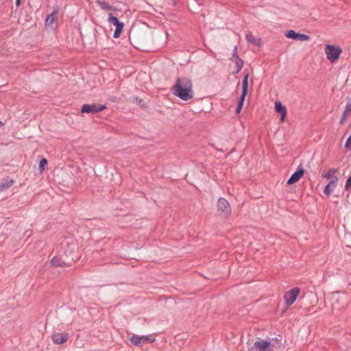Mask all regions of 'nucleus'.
Returning a JSON list of instances; mask_svg holds the SVG:
<instances>
[{"label":"nucleus","instance_id":"21","mask_svg":"<svg viewBox=\"0 0 351 351\" xmlns=\"http://www.w3.org/2000/svg\"><path fill=\"white\" fill-rule=\"evenodd\" d=\"M337 172V169H330L328 171V172L324 175H322L323 178L326 179H331L332 180L333 178L335 176H334Z\"/></svg>","mask_w":351,"mask_h":351},{"label":"nucleus","instance_id":"11","mask_svg":"<svg viewBox=\"0 0 351 351\" xmlns=\"http://www.w3.org/2000/svg\"><path fill=\"white\" fill-rule=\"evenodd\" d=\"M68 339V334L65 332H56L52 335V341L54 343L61 345Z\"/></svg>","mask_w":351,"mask_h":351},{"label":"nucleus","instance_id":"20","mask_svg":"<svg viewBox=\"0 0 351 351\" xmlns=\"http://www.w3.org/2000/svg\"><path fill=\"white\" fill-rule=\"evenodd\" d=\"M13 184V180L8 178L0 182V191H4L10 188Z\"/></svg>","mask_w":351,"mask_h":351},{"label":"nucleus","instance_id":"30","mask_svg":"<svg viewBox=\"0 0 351 351\" xmlns=\"http://www.w3.org/2000/svg\"><path fill=\"white\" fill-rule=\"evenodd\" d=\"M20 3H21V0H16V6H19Z\"/></svg>","mask_w":351,"mask_h":351},{"label":"nucleus","instance_id":"27","mask_svg":"<svg viewBox=\"0 0 351 351\" xmlns=\"http://www.w3.org/2000/svg\"><path fill=\"white\" fill-rule=\"evenodd\" d=\"M350 186H351V176L349 177L348 178V180H346V185H345V189L348 190V189L350 188Z\"/></svg>","mask_w":351,"mask_h":351},{"label":"nucleus","instance_id":"32","mask_svg":"<svg viewBox=\"0 0 351 351\" xmlns=\"http://www.w3.org/2000/svg\"><path fill=\"white\" fill-rule=\"evenodd\" d=\"M3 125V123L0 121V127Z\"/></svg>","mask_w":351,"mask_h":351},{"label":"nucleus","instance_id":"25","mask_svg":"<svg viewBox=\"0 0 351 351\" xmlns=\"http://www.w3.org/2000/svg\"><path fill=\"white\" fill-rule=\"evenodd\" d=\"M309 38H310L308 35H306L304 34H298L297 40H299L301 41H306V40H308Z\"/></svg>","mask_w":351,"mask_h":351},{"label":"nucleus","instance_id":"15","mask_svg":"<svg viewBox=\"0 0 351 351\" xmlns=\"http://www.w3.org/2000/svg\"><path fill=\"white\" fill-rule=\"evenodd\" d=\"M304 175V170L300 168L298 169L287 180V184L291 185L298 182Z\"/></svg>","mask_w":351,"mask_h":351},{"label":"nucleus","instance_id":"9","mask_svg":"<svg viewBox=\"0 0 351 351\" xmlns=\"http://www.w3.org/2000/svg\"><path fill=\"white\" fill-rule=\"evenodd\" d=\"M106 108L105 105L100 104H84L83 105L81 112L82 113H97Z\"/></svg>","mask_w":351,"mask_h":351},{"label":"nucleus","instance_id":"10","mask_svg":"<svg viewBox=\"0 0 351 351\" xmlns=\"http://www.w3.org/2000/svg\"><path fill=\"white\" fill-rule=\"evenodd\" d=\"M218 210L221 211V215L228 217L230 215L231 208L228 202L224 198H219L217 202Z\"/></svg>","mask_w":351,"mask_h":351},{"label":"nucleus","instance_id":"1","mask_svg":"<svg viewBox=\"0 0 351 351\" xmlns=\"http://www.w3.org/2000/svg\"><path fill=\"white\" fill-rule=\"evenodd\" d=\"M173 94L183 101H188L194 96L193 84L188 77H178L172 88Z\"/></svg>","mask_w":351,"mask_h":351},{"label":"nucleus","instance_id":"31","mask_svg":"<svg viewBox=\"0 0 351 351\" xmlns=\"http://www.w3.org/2000/svg\"><path fill=\"white\" fill-rule=\"evenodd\" d=\"M346 116H343V117H342V119H341V123H343V121H344V120H345V119H346Z\"/></svg>","mask_w":351,"mask_h":351},{"label":"nucleus","instance_id":"13","mask_svg":"<svg viewBox=\"0 0 351 351\" xmlns=\"http://www.w3.org/2000/svg\"><path fill=\"white\" fill-rule=\"evenodd\" d=\"M275 110L276 112L280 114V121L282 123L285 120L287 116V108L282 106L280 101H275Z\"/></svg>","mask_w":351,"mask_h":351},{"label":"nucleus","instance_id":"26","mask_svg":"<svg viewBox=\"0 0 351 351\" xmlns=\"http://www.w3.org/2000/svg\"><path fill=\"white\" fill-rule=\"evenodd\" d=\"M351 112V102L347 104L346 106L344 112H343V116H346L348 114Z\"/></svg>","mask_w":351,"mask_h":351},{"label":"nucleus","instance_id":"23","mask_svg":"<svg viewBox=\"0 0 351 351\" xmlns=\"http://www.w3.org/2000/svg\"><path fill=\"white\" fill-rule=\"evenodd\" d=\"M245 100V98L242 99V95H241V97H240V100L238 103V105H237V109H236V112L237 114H239L241 111V109L243 108V101Z\"/></svg>","mask_w":351,"mask_h":351},{"label":"nucleus","instance_id":"18","mask_svg":"<svg viewBox=\"0 0 351 351\" xmlns=\"http://www.w3.org/2000/svg\"><path fill=\"white\" fill-rule=\"evenodd\" d=\"M96 4L98 5L100 7V8L103 10L112 11L116 10V8L114 6L110 5L108 2L105 1L97 0L96 1Z\"/></svg>","mask_w":351,"mask_h":351},{"label":"nucleus","instance_id":"5","mask_svg":"<svg viewBox=\"0 0 351 351\" xmlns=\"http://www.w3.org/2000/svg\"><path fill=\"white\" fill-rule=\"evenodd\" d=\"M155 337L152 335L138 336L136 335L130 337V342L135 346H143V345L155 341Z\"/></svg>","mask_w":351,"mask_h":351},{"label":"nucleus","instance_id":"16","mask_svg":"<svg viewBox=\"0 0 351 351\" xmlns=\"http://www.w3.org/2000/svg\"><path fill=\"white\" fill-rule=\"evenodd\" d=\"M237 47H235L234 54L232 58V61L234 63L236 68H237V70L234 72L235 73H238L241 71V69H242V67L243 66V60L241 59H240L238 57V56L237 55Z\"/></svg>","mask_w":351,"mask_h":351},{"label":"nucleus","instance_id":"19","mask_svg":"<svg viewBox=\"0 0 351 351\" xmlns=\"http://www.w3.org/2000/svg\"><path fill=\"white\" fill-rule=\"evenodd\" d=\"M248 77L249 74H246L243 78L242 83V99L245 98L248 91Z\"/></svg>","mask_w":351,"mask_h":351},{"label":"nucleus","instance_id":"6","mask_svg":"<svg viewBox=\"0 0 351 351\" xmlns=\"http://www.w3.org/2000/svg\"><path fill=\"white\" fill-rule=\"evenodd\" d=\"M108 21L109 22V23L112 24L116 27L115 31L113 34V37L114 38H118L120 37V36L122 33V31H123V27H124V24H123V23L119 21L118 18L114 16L112 14V13H111V12L108 13Z\"/></svg>","mask_w":351,"mask_h":351},{"label":"nucleus","instance_id":"8","mask_svg":"<svg viewBox=\"0 0 351 351\" xmlns=\"http://www.w3.org/2000/svg\"><path fill=\"white\" fill-rule=\"evenodd\" d=\"M346 297L343 294H334L332 297V311L337 310L339 311L344 308L345 302Z\"/></svg>","mask_w":351,"mask_h":351},{"label":"nucleus","instance_id":"22","mask_svg":"<svg viewBox=\"0 0 351 351\" xmlns=\"http://www.w3.org/2000/svg\"><path fill=\"white\" fill-rule=\"evenodd\" d=\"M298 34V33H296L294 30L291 29V30H289L288 32H287V33L285 34V36L288 38L297 40Z\"/></svg>","mask_w":351,"mask_h":351},{"label":"nucleus","instance_id":"7","mask_svg":"<svg viewBox=\"0 0 351 351\" xmlns=\"http://www.w3.org/2000/svg\"><path fill=\"white\" fill-rule=\"evenodd\" d=\"M300 293V289L298 287H294L286 292L284 295L286 305L287 306L292 305L296 300V298L299 295Z\"/></svg>","mask_w":351,"mask_h":351},{"label":"nucleus","instance_id":"4","mask_svg":"<svg viewBox=\"0 0 351 351\" xmlns=\"http://www.w3.org/2000/svg\"><path fill=\"white\" fill-rule=\"evenodd\" d=\"M247 351H272V346L267 340L261 339L252 345L248 344Z\"/></svg>","mask_w":351,"mask_h":351},{"label":"nucleus","instance_id":"28","mask_svg":"<svg viewBox=\"0 0 351 351\" xmlns=\"http://www.w3.org/2000/svg\"><path fill=\"white\" fill-rule=\"evenodd\" d=\"M345 147L348 149H350L351 148V134H350V136L348 137L346 143V145H345Z\"/></svg>","mask_w":351,"mask_h":351},{"label":"nucleus","instance_id":"2","mask_svg":"<svg viewBox=\"0 0 351 351\" xmlns=\"http://www.w3.org/2000/svg\"><path fill=\"white\" fill-rule=\"evenodd\" d=\"M152 38V31L148 27L136 29L132 34V40L134 44L140 45Z\"/></svg>","mask_w":351,"mask_h":351},{"label":"nucleus","instance_id":"29","mask_svg":"<svg viewBox=\"0 0 351 351\" xmlns=\"http://www.w3.org/2000/svg\"><path fill=\"white\" fill-rule=\"evenodd\" d=\"M51 263H52L53 265H55V266H58V265L57 264L56 261L55 260V258H53V259L51 260Z\"/></svg>","mask_w":351,"mask_h":351},{"label":"nucleus","instance_id":"12","mask_svg":"<svg viewBox=\"0 0 351 351\" xmlns=\"http://www.w3.org/2000/svg\"><path fill=\"white\" fill-rule=\"evenodd\" d=\"M338 182V178L335 176L332 180H331L329 183L325 186L324 189V193L326 195L329 197L330 194L334 191L336 188Z\"/></svg>","mask_w":351,"mask_h":351},{"label":"nucleus","instance_id":"17","mask_svg":"<svg viewBox=\"0 0 351 351\" xmlns=\"http://www.w3.org/2000/svg\"><path fill=\"white\" fill-rule=\"evenodd\" d=\"M246 40L248 43L253 44L258 47H262L263 43L260 38H257L252 34H247L245 36Z\"/></svg>","mask_w":351,"mask_h":351},{"label":"nucleus","instance_id":"24","mask_svg":"<svg viewBox=\"0 0 351 351\" xmlns=\"http://www.w3.org/2000/svg\"><path fill=\"white\" fill-rule=\"evenodd\" d=\"M47 164V160L45 158H43L40 160L39 162V169L40 172H43L44 171L45 166Z\"/></svg>","mask_w":351,"mask_h":351},{"label":"nucleus","instance_id":"3","mask_svg":"<svg viewBox=\"0 0 351 351\" xmlns=\"http://www.w3.org/2000/svg\"><path fill=\"white\" fill-rule=\"evenodd\" d=\"M342 49L337 45L327 44L324 47V53L331 63L336 62L340 58Z\"/></svg>","mask_w":351,"mask_h":351},{"label":"nucleus","instance_id":"14","mask_svg":"<svg viewBox=\"0 0 351 351\" xmlns=\"http://www.w3.org/2000/svg\"><path fill=\"white\" fill-rule=\"evenodd\" d=\"M58 13V10H54L45 20V26L48 27L51 29H54L55 23L57 21V14Z\"/></svg>","mask_w":351,"mask_h":351}]
</instances>
